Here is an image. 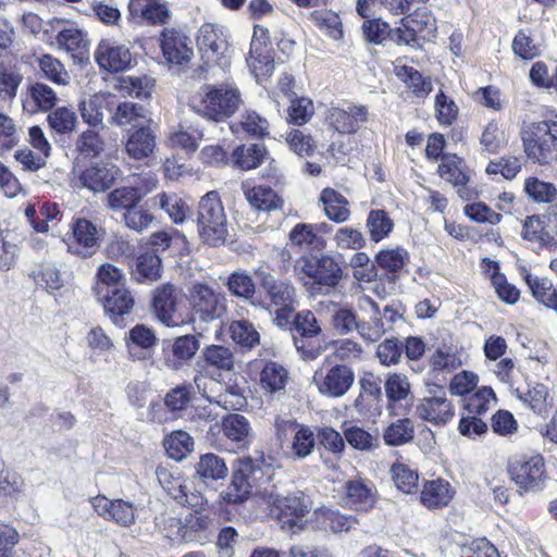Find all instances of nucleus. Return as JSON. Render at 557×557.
Instances as JSON below:
<instances>
[{"label":"nucleus","instance_id":"c03bdc74","mask_svg":"<svg viewBox=\"0 0 557 557\" xmlns=\"http://www.w3.org/2000/svg\"><path fill=\"white\" fill-rule=\"evenodd\" d=\"M519 398L536 414L545 417L553 408L549 398L548 387L543 383H536L527 393L520 394Z\"/></svg>","mask_w":557,"mask_h":557},{"label":"nucleus","instance_id":"473e14b6","mask_svg":"<svg viewBox=\"0 0 557 557\" xmlns=\"http://www.w3.org/2000/svg\"><path fill=\"white\" fill-rule=\"evenodd\" d=\"M57 92L47 84L36 82L28 86L23 107L30 113L51 111L58 103Z\"/></svg>","mask_w":557,"mask_h":557},{"label":"nucleus","instance_id":"a19ab883","mask_svg":"<svg viewBox=\"0 0 557 557\" xmlns=\"http://www.w3.org/2000/svg\"><path fill=\"white\" fill-rule=\"evenodd\" d=\"M428 362L431 372L435 374L453 372L462 364L458 352L455 351L450 346L446 345L436 348L429 356Z\"/></svg>","mask_w":557,"mask_h":557},{"label":"nucleus","instance_id":"4c0bfd02","mask_svg":"<svg viewBox=\"0 0 557 557\" xmlns=\"http://www.w3.org/2000/svg\"><path fill=\"white\" fill-rule=\"evenodd\" d=\"M154 81L149 76H125L119 79L115 89L123 97L145 100L151 97Z\"/></svg>","mask_w":557,"mask_h":557},{"label":"nucleus","instance_id":"bf43d9fd","mask_svg":"<svg viewBox=\"0 0 557 557\" xmlns=\"http://www.w3.org/2000/svg\"><path fill=\"white\" fill-rule=\"evenodd\" d=\"M314 114L313 101L308 97L292 98L286 110V122L296 126L307 124Z\"/></svg>","mask_w":557,"mask_h":557},{"label":"nucleus","instance_id":"338daca9","mask_svg":"<svg viewBox=\"0 0 557 557\" xmlns=\"http://www.w3.org/2000/svg\"><path fill=\"white\" fill-rule=\"evenodd\" d=\"M493 399H496L493 388L483 386L463 398V408L467 413L483 416L488 411Z\"/></svg>","mask_w":557,"mask_h":557},{"label":"nucleus","instance_id":"393cba45","mask_svg":"<svg viewBox=\"0 0 557 557\" xmlns=\"http://www.w3.org/2000/svg\"><path fill=\"white\" fill-rule=\"evenodd\" d=\"M95 59L101 69L120 72L129 69L133 55L126 46L102 40L97 47Z\"/></svg>","mask_w":557,"mask_h":557},{"label":"nucleus","instance_id":"774afa93","mask_svg":"<svg viewBox=\"0 0 557 557\" xmlns=\"http://www.w3.org/2000/svg\"><path fill=\"white\" fill-rule=\"evenodd\" d=\"M164 448L170 458L180 461L193 450L194 442L188 433L175 431L164 440Z\"/></svg>","mask_w":557,"mask_h":557},{"label":"nucleus","instance_id":"7c9ffc66","mask_svg":"<svg viewBox=\"0 0 557 557\" xmlns=\"http://www.w3.org/2000/svg\"><path fill=\"white\" fill-rule=\"evenodd\" d=\"M97 298L102 304L106 313L116 325L121 324L124 315L131 313L135 305L134 297L127 286Z\"/></svg>","mask_w":557,"mask_h":557},{"label":"nucleus","instance_id":"c756f323","mask_svg":"<svg viewBox=\"0 0 557 557\" xmlns=\"http://www.w3.org/2000/svg\"><path fill=\"white\" fill-rule=\"evenodd\" d=\"M131 18L137 23L164 24L169 18V9L161 0H131Z\"/></svg>","mask_w":557,"mask_h":557},{"label":"nucleus","instance_id":"79ce46f5","mask_svg":"<svg viewBox=\"0 0 557 557\" xmlns=\"http://www.w3.org/2000/svg\"><path fill=\"white\" fill-rule=\"evenodd\" d=\"M146 120V109L143 106L131 101L119 102L111 115V122L119 126H137Z\"/></svg>","mask_w":557,"mask_h":557},{"label":"nucleus","instance_id":"aec40b11","mask_svg":"<svg viewBox=\"0 0 557 557\" xmlns=\"http://www.w3.org/2000/svg\"><path fill=\"white\" fill-rule=\"evenodd\" d=\"M200 343L197 335H182L172 342L163 343L164 364L171 370H180L197 354Z\"/></svg>","mask_w":557,"mask_h":557},{"label":"nucleus","instance_id":"20e7f679","mask_svg":"<svg viewBox=\"0 0 557 557\" xmlns=\"http://www.w3.org/2000/svg\"><path fill=\"white\" fill-rule=\"evenodd\" d=\"M294 270L305 285H310L313 290L334 288L343 277V270L337 260L323 252L302 255L295 261Z\"/></svg>","mask_w":557,"mask_h":557},{"label":"nucleus","instance_id":"5701e85b","mask_svg":"<svg viewBox=\"0 0 557 557\" xmlns=\"http://www.w3.org/2000/svg\"><path fill=\"white\" fill-rule=\"evenodd\" d=\"M548 268L557 276V257L549 261ZM523 280L533 298L539 304L557 313V283L554 285L548 277L533 275L527 270L524 271Z\"/></svg>","mask_w":557,"mask_h":557},{"label":"nucleus","instance_id":"39448f33","mask_svg":"<svg viewBox=\"0 0 557 557\" xmlns=\"http://www.w3.org/2000/svg\"><path fill=\"white\" fill-rule=\"evenodd\" d=\"M197 227L200 238L208 245L220 246L228 236V221L216 191L201 197L197 209Z\"/></svg>","mask_w":557,"mask_h":557},{"label":"nucleus","instance_id":"ddd939ff","mask_svg":"<svg viewBox=\"0 0 557 557\" xmlns=\"http://www.w3.org/2000/svg\"><path fill=\"white\" fill-rule=\"evenodd\" d=\"M436 173L442 180L456 188L462 200L469 201L476 197L475 189L469 186L471 170L466 160L459 154L447 152L443 160L438 162Z\"/></svg>","mask_w":557,"mask_h":557},{"label":"nucleus","instance_id":"49530a36","mask_svg":"<svg viewBox=\"0 0 557 557\" xmlns=\"http://www.w3.org/2000/svg\"><path fill=\"white\" fill-rule=\"evenodd\" d=\"M414 437V424L409 418L398 419L388 424L383 432V440L387 446H401Z\"/></svg>","mask_w":557,"mask_h":557},{"label":"nucleus","instance_id":"a878e982","mask_svg":"<svg viewBox=\"0 0 557 557\" xmlns=\"http://www.w3.org/2000/svg\"><path fill=\"white\" fill-rule=\"evenodd\" d=\"M73 240L69 251L82 258L90 257L98 246V230L89 220L78 219L72 226Z\"/></svg>","mask_w":557,"mask_h":557},{"label":"nucleus","instance_id":"0eeeda50","mask_svg":"<svg viewBox=\"0 0 557 557\" xmlns=\"http://www.w3.org/2000/svg\"><path fill=\"white\" fill-rule=\"evenodd\" d=\"M189 314L193 323L210 322L221 318L226 311L225 298L208 284L196 282L187 289Z\"/></svg>","mask_w":557,"mask_h":557},{"label":"nucleus","instance_id":"f3484780","mask_svg":"<svg viewBox=\"0 0 557 557\" xmlns=\"http://www.w3.org/2000/svg\"><path fill=\"white\" fill-rule=\"evenodd\" d=\"M194 382L206 399L226 410H240L246 406V381L244 377H240V381L236 379L234 382H228L225 385L224 392L215 396L207 392L208 379L205 375H196Z\"/></svg>","mask_w":557,"mask_h":557},{"label":"nucleus","instance_id":"37998d69","mask_svg":"<svg viewBox=\"0 0 557 557\" xmlns=\"http://www.w3.org/2000/svg\"><path fill=\"white\" fill-rule=\"evenodd\" d=\"M207 367L219 371H233L235 368V356L230 347L223 345H209L201 355Z\"/></svg>","mask_w":557,"mask_h":557},{"label":"nucleus","instance_id":"864d4df0","mask_svg":"<svg viewBox=\"0 0 557 557\" xmlns=\"http://www.w3.org/2000/svg\"><path fill=\"white\" fill-rule=\"evenodd\" d=\"M309 18L319 29L323 30L331 38L338 40L343 37L341 17L332 10H314L310 13Z\"/></svg>","mask_w":557,"mask_h":557},{"label":"nucleus","instance_id":"1a4fd4ad","mask_svg":"<svg viewBox=\"0 0 557 557\" xmlns=\"http://www.w3.org/2000/svg\"><path fill=\"white\" fill-rule=\"evenodd\" d=\"M156 475L162 488L178 504L185 507L202 509L207 499L198 492H193L194 483L178 469L158 467Z\"/></svg>","mask_w":557,"mask_h":557},{"label":"nucleus","instance_id":"052dcab7","mask_svg":"<svg viewBox=\"0 0 557 557\" xmlns=\"http://www.w3.org/2000/svg\"><path fill=\"white\" fill-rule=\"evenodd\" d=\"M506 144L505 131L497 119L490 120L484 126L480 145L482 150L488 153H497Z\"/></svg>","mask_w":557,"mask_h":557},{"label":"nucleus","instance_id":"a211bd4d","mask_svg":"<svg viewBox=\"0 0 557 557\" xmlns=\"http://www.w3.org/2000/svg\"><path fill=\"white\" fill-rule=\"evenodd\" d=\"M267 40L268 30L256 26L247 63L258 83H262V81L271 76L275 70L274 59L267 50Z\"/></svg>","mask_w":557,"mask_h":557},{"label":"nucleus","instance_id":"bb28decb","mask_svg":"<svg viewBox=\"0 0 557 557\" xmlns=\"http://www.w3.org/2000/svg\"><path fill=\"white\" fill-rule=\"evenodd\" d=\"M161 49L166 61L174 64L187 62L193 55L190 39L174 28L163 30Z\"/></svg>","mask_w":557,"mask_h":557},{"label":"nucleus","instance_id":"c85d7f7f","mask_svg":"<svg viewBox=\"0 0 557 557\" xmlns=\"http://www.w3.org/2000/svg\"><path fill=\"white\" fill-rule=\"evenodd\" d=\"M521 237L541 249L553 251L557 248V240L542 214L529 215L524 219L521 230Z\"/></svg>","mask_w":557,"mask_h":557},{"label":"nucleus","instance_id":"4468645a","mask_svg":"<svg viewBox=\"0 0 557 557\" xmlns=\"http://www.w3.org/2000/svg\"><path fill=\"white\" fill-rule=\"evenodd\" d=\"M194 512L184 518L171 517L166 520L169 531L166 536L172 541L181 542H202L207 539L206 531L211 525V518L201 512L202 509L193 508Z\"/></svg>","mask_w":557,"mask_h":557},{"label":"nucleus","instance_id":"c9c22d12","mask_svg":"<svg viewBox=\"0 0 557 557\" xmlns=\"http://www.w3.org/2000/svg\"><path fill=\"white\" fill-rule=\"evenodd\" d=\"M126 286L124 272L112 263L101 264L96 273L94 290L97 297Z\"/></svg>","mask_w":557,"mask_h":557},{"label":"nucleus","instance_id":"9d476101","mask_svg":"<svg viewBox=\"0 0 557 557\" xmlns=\"http://www.w3.org/2000/svg\"><path fill=\"white\" fill-rule=\"evenodd\" d=\"M120 175V168L111 162H91L84 168L73 170L72 184L76 188H85L94 194H99L110 189Z\"/></svg>","mask_w":557,"mask_h":557},{"label":"nucleus","instance_id":"6e6552de","mask_svg":"<svg viewBox=\"0 0 557 557\" xmlns=\"http://www.w3.org/2000/svg\"><path fill=\"white\" fill-rule=\"evenodd\" d=\"M426 387L428 395L416 407L417 417L434 426L447 425L455 418L454 404L448 399L444 386L431 383Z\"/></svg>","mask_w":557,"mask_h":557},{"label":"nucleus","instance_id":"3c124183","mask_svg":"<svg viewBox=\"0 0 557 557\" xmlns=\"http://www.w3.org/2000/svg\"><path fill=\"white\" fill-rule=\"evenodd\" d=\"M106 141L102 136L94 131L87 129L78 135L75 141V151L85 159H95L102 154Z\"/></svg>","mask_w":557,"mask_h":557},{"label":"nucleus","instance_id":"603ef678","mask_svg":"<svg viewBox=\"0 0 557 557\" xmlns=\"http://www.w3.org/2000/svg\"><path fill=\"white\" fill-rule=\"evenodd\" d=\"M434 113L441 126H451L459 116V107L455 100L440 89L434 98Z\"/></svg>","mask_w":557,"mask_h":557},{"label":"nucleus","instance_id":"4d7b16f0","mask_svg":"<svg viewBox=\"0 0 557 557\" xmlns=\"http://www.w3.org/2000/svg\"><path fill=\"white\" fill-rule=\"evenodd\" d=\"M294 345L305 360H314L329 347L321 334L293 336Z\"/></svg>","mask_w":557,"mask_h":557},{"label":"nucleus","instance_id":"13d9d810","mask_svg":"<svg viewBox=\"0 0 557 557\" xmlns=\"http://www.w3.org/2000/svg\"><path fill=\"white\" fill-rule=\"evenodd\" d=\"M227 471L225 461L214 454L202 455L196 466L197 474L203 480L218 481L224 479Z\"/></svg>","mask_w":557,"mask_h":557},{"label":"nucleus","instance_id":"cd10ccee","mask_svg":"<svg viewBox=\"0 0 557 557\" xmlns=\"http://www.w3.org/2000/svg\"><path fill=\"white\" fill-rule=\"evenodd\" d=\"M455 490L445 479L425 480L420 491V503L429 510L447 507L455 496Z\"/></svg>","mask_w":557,"mask_h":557},{"label":"nucleus","instance_id":"423d86ee","mask_svg":"<svg viewBox=\"0 0 557 557\" xmlns=\"http://www.w3.org/2000/svg\"><path fill=\"white\" fill-rule=\"evenodd\" d=\"M199 96L198 113L216 122L232 116L242 104L240 92L232 84L206 85Z\"/></svg>","mask_w":557,"mask_h":557},{"label":"nucleus","instance_id":"680f3d73","mask_svg":"<svg viewBox=\"0 0 557 557\" xmlns=\"http://www.w3.org/2000/svg\"><path fill=\"white\" fill-rule=\"evenodd\" d=\"M329 346L333 348V356L342 364L354 363L362 358L363 347L357 341L351 338H339L330 342Z\"/></svg>","mask_w":557,"mask_h":557},{"label":"nucleus","instance_id":"4be33fe9","mask_svg":"<svg viewBox=\"0 0 557 557\" xmlns=\"http://www.w3.org/2000/svg\"><path fill=\"white\" fill-rule=\"evenodd\" d=\"M375 262L377 271H382L380 278L394 284L407 273L405 268L410 262V255L401 246L381 249L375 253Z\"/></svg>","mask_w":557,"mask_h":557},{"label":"nucleus","instance_id":"f8f14e48","mask_svg":"<svg viewBox=\"0 0 557 557\" xmlns=\"http://www.w3.org/2000/svg\"><path fill=\"white\" fill-rule=\"evenodd\" d=\"M153 310L158 320L168 327L193 324V317L177 300L173 285L168 284L156 289Z\"/></svg>","mask_w":557,"mask_h":557},{"label":"nucleus","instance_id":"a18cd8bd","mask_svg":"<svg viewBox=\"0 0 557 557\" xmlns=\"http://www.w3.org/2000/svg\"><path fill=\"white\" fill-rule=\"evenodd\" d=\"M143 198V194L137 187L123 186L115 188L107 195V207L114 211H127L137 206Z\"/></svg>","mask_w":557,"mask_h":557},{"label":"nucleus","instance_id":"e433bc0d","mask_svg":"<svg viewBox=\"0 0 557 557\" xmlns=\"http://www.w3.org/2000/svg\"><path fill=\"white\" fill-rule=\"evenodd\" d=\"M289 244L293 247L307 250H323L326 242L314 234V226L308 223H297L288 234Z\"/></svg>","mask_w":557,"mask_h":557},{"label":"nucleus","instance_id":"f704fd0d","mask_svg":"<svg viewBox=\"0 0 557 557\" xmlns=\"http://www.w3.org/2000/svg\"><path fill=\"white\" fill-rule=\"evenodd\" d=\"M156 149V135L148 127H139L126 140L125 150L129 158L143 160L150 157Z\"/></svg>","mask_w":557,"mask_h":557},{"label":"nucleus","instance_id":"8fccbe9b","mask_svg":"<svg viewBox=\"0 0 557 557\" xmlns=\"http://www.w3.org/2000/svg\"><path fill=\"white\" fill-rule=\"evenodd\" d=\"M366 225L369 231L370 239L374 243H379L388 237L392 233L394 221L391 219L387 211L373 209L368 214Z\"/></svg>","mask_w":557,"mask_h":557},{"label":"nucleus","instance_id":"f257e3e1","mask_svg":"<svg viewBox=\"0 0 557 557\" xmlns=\"http://www.w3.org/2000/svg\"><path fill=\"white\" fill-rule=\"evenodd\" d=\"M275 459L262 455L257 463L250 458H239L237 468L221 497L228 504H242L249 498L253 484L258 487L259 495L268 503L269 507L278 508V494L276 483Z\"/></svg>","mask_w":557,"mask_h":557},{"label":"nucleus","instance_id":"69168bd1","mask_svg":"<svg viewBox=\"0 0 557 557\" xmlns=\"http://www.w3.org/2000/svg\"><path fill=\"white\" fill-rule=\"evenodd\" d=\"M352 276L364 283H371L379 277V271L375 260L371 261L366 252L358 251L350 259Z\"/></svg>","mask_w":557,"mask_h":557},{"label":"nucleus","instance_id":"412c9836","mask_svg":"<svg viewBox=\"0 0 557 557\" xmlns=\"http://www.w3.org/2000/svg\"><path fill=\"white\" fill-rule=\"evenodd\" d=\"M319 392L330 397H342L355 382V373L347 364H334L325 374L314 376Z\"/></svg>","mask_w":557,"mask_h":557},{"label":"nucleus","instance_id":"58836bf2","mask_svg":"<svg viewBox=\"0 0 557 557\" xmlns=\"http://www.w3.org/2000/svg\"><path fill=\"white\" fill-rule=\"evenodd\" d=\"M315 518L324 530H330L333 533L348 532L358 523L355 516L327 508L315 511Z\"/></svg>","mask_w":557,"mask_h":557},{"label":"nucleus","instance_id":"6e6d98bb","mask_svg":"<svg viewBox=\"0 0 557 557\" xmlns=\"http://www.w3.org/2000/svg\"><path fill=\"white\" fill-rule=\"evenodd\" d=\"M243 190L247 201L258 210L271 211L276 209V195L265 186H250L243 184Z\"/></svg>","mask_w":557,"mask_h":557},{"label":"nucleus","instance_id":"6ab92c4d","mask_svg":"<svg viewBox=\"0 0 557 557\" xmlns=\"http://www.w3.org/2000/svg\"><path fill=\"white\" fill-rule=\"evenodd\" d=\"M90 504L98 516L114 521L123 528H129L135 522L138 510L131 502L124 499L112 500L104 495L92 497Z\"/></svg>","mask_w":557,"mask_h":557},{"label":"nucleus","instance_id":"5fc2aeb1","mask_svg":"<svg viewBox=\"0 0 557 557\" xmlns=\"http://www.w3.org/2000/svg\"><path fill=\"white\" fill-rule=\"evenodd\" d=\"M391 475L396 487L405 494H414L419 486V473L403 462H394Z\"/></svg>","mask_w":557,"mask_h":557},{"label":"nucleus","instance_id":"0e129e2a","mask_svg":"<svg viewBox=\"0 0 557 557\" xmlns=\"http://www.w3.org/2000/svg\"><path fill=\"white\" fill-rule=\"evenodd\" d=\"M23 81V75L14 66L0 64V101H11Z\"/></svg>","mask_w":557,"mask_h":557},{"label":"nucleus","instance_id":"9b49d317","mask_svg":"<svg viewBox=\"0 0 557 557\" xmlns=\"http://www.w3.org/2000/svg\"><path fill=\"white\" fill-rule=\"evenodd\" d=\"M228 38V32L222 25L208 23L201 26L197 41L206 62L221 67L228 66L231 58Z\"/></svg>","mask_w":557,"mask_h":557},{"label":"nucleus","instance_id":"b1692460","mask_svg":"<svg viewBox=\"0 0 557 557\" xmlns=\"http://www.w3.org/2000/svg\"><path fill=\"white\" fill-rule=\"evenodd\" d=\"M342 500L350 510L368 512L377 503V492L374 486L366 484L362 480H348L344 485Z\"/></svg>","mask_w":557,"mask_h":557},{"label":"nucleus","instance_id":"dca6fc26","mask_svg":"<svg viewBox=\"0 0 557 557\" xmlns=\"http://www.w3.org/2000/svg\"><path fill=\"white\" fill-rule=\"evenodd\" d=\"M369 120V110L363 104H349L347 109L330 107L325 114L326 124L342 135L356 134Z\"/></svg>","mask_w":557,"mask_h":557},{"label":"nucleus","instance_id":"2eb2a0df","mask_svg":"<svg viewBox=\"0 0 557 557\" xmlns=\"http://www.w3.org/2000/svg\"><path fill=\"white\" fill-rule=\"evenodd\" d=\"M312 508V502L302 491H296L281 498V530L297 533L305 529L306 517Z\"/></svg>","mask_w":557,"mask_h":557},{"label":"nucleus","instance_id":"72a5a7b5","mask_svg":"<svg viewBox=\"0 0 557 557\" xmlns=\"http://www.w3.org/2000/svg\"><path fill=\"white\" fill-rule=\"evenodd\" d=\"M324 214L334 223H344L349 220L351 211L345 196L334 188L326 187L320 194Z\"/></svg>","mask_w":557,"mask_h":557},{"label":"nucleus","instance_id":"ea45409f","mask_svg":"<svg viewBox=\"0 0 557 557\" xmlns=\"http://www.w3.org/2000/svg\"><path fill=\"white\" fill-rule=\"evenodd\" d=\"M154 207L162 209L176 224L183 223L189 211L186 202L174 193H160L152 198Z\"/></svg>","mask_w":557,"mask_h":557},{"label":"nucleus","instance_id":"2f4dec72","mask_svg":"<svg viewBox=\"0 0 557 557\" xmlns=\"http://www.w3.org/2000/svg\"><path fill=\"white\" fill-rule=\"evenodd\" d=\"M395 75L405 84L411 96L418 100L426 99L433 90V83L430 76L423 74L410 65L395 66Z\"/></svg>","mask_w":557,"mask_h":557},{"label":"nucleus","instance_id":"09e8293b","mask_svg":"<svg viewBox=\"0 0 557 557\" xmlns=\"http://www.w3.org/2000/svg\"><path fill=\"white\" fill-rule=\"evenodd\" d=\"M405 23L412 25L420 40L435 38L437 32L436 18L425 9H417L404 16Z\"/></svg>","mask_w":557,"mask_h":557},{"label":"nucleus","instance_id":"e2e57ef3","mask_svg":"<svg viewBox=\"0 0 557 557\" xmlns=\"http://www.w3.org/2000/svg\"><path fill=\"white\" fill-rule=\"evenodd\" d=\"M264 156V146L253 144L236 148L233 152V161L240 170L247 171L257 168L262 162Z\"/></svg>","mask_w":557,"mask_h":557},{"label":"nucleus","instance_id":"7ed1b4c3","mask_svg":"<svg viewBox=\"0 0 557 557\" xmlns=\"http://www.w3.org/2000/svg\"><path fill=\"white\" fill-rule=\"evenodd\" d=\"M506 473L519 496L541 493L549 480L545 458L540 453L510 457L506 465Z\"/></svg>","mask_w":557,"mask_h":557},{"label":"nucleus","instance_id":"f03ea898","mask_svg":"<svg viewBox=\"0 0 557 557\" xmlns=\"http://www.w3.org/2000/svg\"><path fill=\"white\" fill-rule=\"evenodd\" d=\"M519 137L528 160L550 165L557 160V110L547 108L539 121H522Z\"/></svg>","mask_w":557,"mask_h":557},{"label":"nucleus","instance_id":"de8ad7c7","mask_svg":"<svg viewBox=\"0 0 557 557\" xmlns=\"http://www.w3.org/2000/svg\"><path fill=\"white\" fill-rule=\"evenodd\" d=\"M384 389L388 406H395L408 398L411 394V384L406 374L393 372L386 375Z\"/></svg>","mask_w":557,"mask_h":557}]
</instances>
